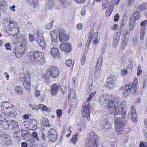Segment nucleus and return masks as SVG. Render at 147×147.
<instances>
[{
	"instance_id": "5fc2aeb1",
	"label": "nucleus",
	"mask_w": 147,
	"mask_h": 147,
	"mask_svg": "<svg viewBox=\"0 0 147 147\" xmlns=\"http://www.w3.org/2000/svg\"><path fill=\"white\" fill-rule=\"evenodd\" d=\"M83 28L82 25L80 23H78L76 26V28L78 30H81Z\"/></svg>"
},
{
	"instance_id": "6e6d98bb",
	"label": "nucleus",
	"mask_w": 147,
	"mask_h": 147,
	"mask_svg": "<svg viewBox=\"0 0 147 147\" xmlns=\"http://www.w3.org/2000/svg\"><path fill=\"white\" fill-rule=\"evenodd\" d=\"M40 91L36 90L35 92V95L38 98L40 96Z\"/></svg>"
},
{
	"instance_id": "a18cd8bd",
	"label": "nucleus",
	"mask_w": 147,
	"mask_h": 147,
	"mask_svg": "<svg viewBox=\"0 0 147 147\" xmlns=\"http://www.w3.org/2000/svg\"><path fill=\"white\" fill-rule=\"evenodd\" d=\"M76 78L75 77H74L72 78L71 85L73 87H74L75 86L76 82Z\"/></svg>"
},
{
	"instance_id": "9b49d317",
	"label": "nucleus",
	"mask_w": 147,
	"mask_h": 147,
	"mask_svg": "<svg viewBox=\"0 0 147 147\" xmlns=\"http://www.w3.org/2000/svg\"><path fill=\"white\" fill-rule=\"evenodd\" d=\"M99 126L100 129L105 131H109L112 127V125L110 124L107 118L101 120Z\"/></svg>"
},
{
	"instance_id": "58836bf2",
	"label": "nucleus",
	"mask_w": 147,
	"mask_h": 147,
	"mask_svg": "<svg viewBox=\"0 0 147 147\" xmlns=\"http://www.w3.org/2000/svg\"><path fill=\"white\" fill-rule=\"evenodd\" d=\"M139 147H147V142L145 141H141L139 145Z\"/></svg>"
},
{
	"instance_id": "412c9836",
	"label": "nucleus",
	"mask_w": 147,
	"mask_h": 147,
	"mask_svg": "<svg viewBox=\"0 0 147 147\" xmlns=\"http://www.w3.org/2000/svg\"><path fill=\"white\" fill-rule=\"evenodd\" d=\"M69 38V36L64 32H60L59 34V40L62 42L67 41Z\"/></svg>"
},
{
	"instance_id": "cd10ccee",
	"label": "nucleus",
	"mask_w": 147,
	"mask_h": 147,
	"mask_svg": "<svg viewBox=\"0 0 147 147\" xmlns=\"http://www.w3.org/2000/svg\"><path fill=\"white\" fill-rule=\"evenodd\" d=\"M114 4L111 2L110 3L109 6L107 10L106 14L108 16H109L111 14L113 10Z\"/></svg>"
},
{
	"instance_id": "bf43d9fd",
	"label": "nucleus",
	"mask_w": 147,
	"mask_h": 147,
	"mask_svg": "<svg viewBox=\"0 0 147 147\" xmlns=\"http://www.w3.org/2000/svg\"><path fill=\"white\" fill-rule=\"evenodd\" d=\"M86 60V57L84 55H83L82 57V59L81 61V64L82 65H83L85 63Z\"/></svg>"
},
{
	"instance_id": "f03ea898",
	"label": "nucleus",
	"mask_w": 147,
	"mask_h": 147,
	"mask_svg": "<svg viewBox=\"0 0 147 147\" xmlns=\"http://www.w3.org/2000/svg\"><path fill=\"white\" fill-rule=\"evenodd\" d=\"M125 114L123 115L121 113H119L118 115H115V124L116 127V133L118 135L121 134L123 131L122 127L124 125L125 123V118L124 117Z\"/></svg>"
},
{
	"instance_id": "7c9ffc66",
	"label": "nucleus",
	"mask_w": 147,
	"mask_h": 147,
	"mask_svg": "<svg viewBox=\"0 0 147 147\" xmlns=\"http://www.w3.org/2000/svg\"><path fill=\"white\" fill-rule=\"evenodd\" d=\"M39 109L42 111H47L48 108L45 105L40 104L38 105Z\"/></svg>"
},
{
	"instance_id": "a19ab883",
	"label": "nucleus",
	"mask_w": 147,
	"mask_h": 147,
	"mask_svg": "<svg viewBox=\"0 0 147 147\" xmlns=\"http://www.w3.org/2000/svg\"><path fill=\"white\" fill-rule=\"evenodd\" d=\"M130 20V23L131 24H135L136 23V20H137L133 16H131L129 19Z\"/></svg>"
},
{
	"instance_id": "f8f14e48",
	"label": "nucleus",
	"mask_w": 147,
	"mask_h": 147,
	"mask_svg": "<svg viewBox=\"0 0 147 147\" xmlns=\"http://www.w3.org/2000/svg\"><path fill=\"white\" fill-rule=\"evenodd\" d=\"M35 36L37 37L36 41L38 43L41 47H44L45 45L42 34L41 31H38L35 34Z\"/></svg>"
},
{
	"instance_id": "052dcab7",
	"label": "nucleus",
	"mask_w": 147,
	"mask_h": 147,
	"mask_svg": "<svg viewBox=\"0 0 147 147\" xmlns=\"http://www.w3.org/2000/svg\"><path fill=\"white\" fill-rule=\"evenodd\" d=\"M32 3L33 4V7L34 8H35L38 5V3L37 2V1H32Z\"/></svg>"
},
{
	"instance_id": "6e6552de",
	"label": "nucleus",
	"mask_w": 147,
	"mask_h": 147,
	"mask_svg": "<svg viewBox=\"0 0 147 147\" xmlns=\"http://www.w3.org/2000/svg\"><path fill=\"white\" fill-rule=\"evenodd\" d=\"M5 27V30L10 35L15 36L19 32V27L17 26L16 22L11 21Z\"/></svg>"
},
{
	"instance_id": "a878e982",
	"label": "nucleus",
	"mask_w": 147,
	"mask_h": 147,
	"mask_svg": "<svg viewBox=\"0 0 147 147\" xmlns=\"http://www.w3.org/2000/svg\"><path fill=\"white\" fill-rule=\"evenodd\" d=\"M102 57H100L98 59L97 63L96 65V72H98L100 70L101 66H102Z\"/></svg>"
},
{
	"instance_id": "39448f33",
	"label": "nucleus",
	"mask_w": 147,
	"mask_h": 147,
	"mask_svg": "<svg viewBox=\"0 0 147 147\" xmlns=\"http://www.w3.org/2000/svg\"><path fill=\"white\" fill-rule=\"evenodd\" d=\"M137 86V80L135 78L134 82L131 84L125 85L124 87H121V89L124 92L125 96L126 97L131 92L134 94L136 91Z\"/></svg>"
},
{
	"instance_id": "69168bd1",
	"label": "nucleus",
	"mask_w": 147,
	"mask_h": 147,
	"mask_svg": "<svg viewBox=\"0 0 147 147\" xmlns=\"http://www.w3.org/2000/svg\"><path fill=\"white\" fill-rule=\"evenodd\" d=\"M127 41L126 40H124V39H123V41L122 42L121 45L123 47H124L127 44Z\"/></svg>"
},
{
	"instance_id": "79ce46f5",
	"label": "nucleus",
	"mask_w": 147,
	"mask_h": 147,
	"mask_svg": "<svg viewBox=\"0 0 147 147\" xmlns=\"http://www.w3.org/2000/svg\"><path fill=\"white\" fill-rule=\"evenodd\" d=\"M32 123H33V121H30V126L33 129H36V123L35 121H34L33 124H32Z\"/></svg>"
},
{
	"instance_id": "bb28decb",
	"label": "nucleus",
	"mask_w": 147,
	"mask_h": 147,
	"mask_svg": "<svg viewBox=\"0 0 147 147\" xmlns=\"http://www.w3.org/2000/svg\"><path fill=\"white\" fill-rule=\"evenodd\" d=\"M46 7L49 9H52L54 6L55 3L51 0H48L46 2Z\"/></svg>"
},
{
	"instance_id": "dca6fc26",
	"label": "nucleus",
	"mask_w": 147,
	"mask_h": 147,
	"mask_svg": "<svg viewBox=\"0 0 147 147\" xmlns=\"http://www.w3.org/2000/svg\"><path fill=\"white\" fill-rule=\"evenodd\" d=\"M51 35L52 39V43L54 46L57 44V33L56 30H54L51 32Z\"/></svg>"
},
{
	"instance_id": "2eb2a0df",
	"label": "nucleus",
	"mask_w": 147,
	"mask_h": 147,
	"mask_svg": "<svg viewBox=\"0 0 147 147\" xmlns=\"http://www.w3.org/2000/svg\"><path fill=\"white\" fill-rule=\"evenodd\" d=\"M147 24V20H145L142 22L140 25L141 26L140 32V39L143 40L144 38V35L146 32V29L145 26Z\"/></svg>"
},
{
	"instance_id": "f257e3e1",
	"label": "nucleus",
	"mask_w": 147,
	"mask_h": 147,
	"mask_svg": "<svg viewBox=\"0 0 147 147\" xmlns=\"http://www.w3.org/2000/svg\"><path fill=\"white\" fill-rule=\"evenodd\" d=\"M119 99L113 96L101 94L99 96V101L102 105L106 104V107L109 110L112 115L126 113L127 108L126 101L124 100L120 102Z\"/></svg>"
},
{
	"instance_id": "de8ad7c7",
	"label": "nucleus",
	"mask_w": 147,
	"mask_h": 147,
	"mask_svg": "<svg viewBox=\"0 0 147 147\" xmlns=\"http://www.w3.org/2000/svg\"><path fill=\"white\" fill-rule=\"evenodd\" d=\"M72 63V60L70 59L67 60L65 64L68 67H70L71 66Z\"/></svg>"
},
{
	"instance_id": "6ab92c4d",
	"label": "nucleus",
	"mask_w": 147,
	"mask_h": 147,
	"mask_svg": "<svg viewBox=\"0 0 147 147\" xmlns=\"http://www.w3.org/2000/svg\"><path fill=\"white\" fill-rule=\"evenodd\" d=\"M130 114L131 115V119L133 122L135 123L137 122V117L136 112V111L134 106H131Z\"/></svg>"
},
{
	"instance_id": "774afa93",
	"label": "nucleus",
	"mask_w": 147,
	"mask_h": 147,
	"mask_svg": "<svg viewBox=\"0 0 147 147\" xmlns=\"http://www.w3.org/2000/svg\"><path fill=\"white\" fill-rule=\"evenodd\" d=\"M93 44L95 45H97L99 43L98 40L97 38L94 39L93 40Z\"/></svg>"
},
{
	"instance_id": "1a4fd4ad",
	"label": "nucleus",
	"mask_w": 147,
	"mask_h": 147,
	"mask_svg": "<svg viewBox=\"0 0 147 147\" xmlns=\"http://www.w3.org/2000/svg\"><path fill=\"white\" fill-rule=\"evenodd\" d=\"M9 103L7 101L1 103V108L3 113H5L6 116H10L11 117L12 113L11 111H12L13 109L12 107H9Z\"/></svg>"
},
{
	"instance_id": "393cba45",
	"label": "nucleus",
	"mask_w": 147,
	"mask_h": 147,
	"mask_svg": "<svg viewBox=\"0 0 147 147\" xmlns=\"http://www.w3.org/2000/svg\"><path fill=\"white\" fill-rule=\"evenodd\" d=\"M0 125L2 126L4 129H7L9 128L10 125V121L9 120H6L1 123Z\"/></svg>"
},
{
	"instance_id": "e433bc0d",
	"label": "nucleus",
	"mask_w": 147,
	"mask_h": 147,
	"mask_svg": "<svg viewBox=\"0 0 147 147\" xmlns=\"http://www.w3.org/2000/svg\"><path fill=\"white\" fill-rule=\"evenodd\" d=\"M140 16V13L138 11H136L134 13L133 16L136 19L138 20L139 19Z\"/></svg>"
},
{
	"instance_id": "ea45409f",
	"label": "nucleus",
	"mask_w": 147,
	"mask_h": 147,
	"mask_svg": "<svg viewBox=\"0 0 147 147\" xmlns=\"http://www.w3.org/2000/svg\"><path fill=\"white\" fill-rule=\"evenodd\" d=\"M134 0H127L126 5L127 7H130L134 3Z\"/></svg>"
},
{
	"instance_id": "c85d7f7f",
	"label": "nucleus",
	"mask_w": 147,
	"mask_h": 147,
	"mask_svg": "<svg viewBox=\"0 0 147 147\" xmlns=\"http://www.w3.org/2000/svg\"><path fill=\"white\" fill-rule=\"evenodd\" d=\"M15 91L17 94L20 95L23 92V89L21 86H17L15 88Z\"/></svg>"
},
{
	"instance_id": "2f4dec72",
	"label": "nucleus",
	"mask_w": 147,
	"mask_h": 147,
	"mask_svg": "<svg viewBox=\"0 0 147 147\" xmlns=\"http://www.w3.org/2000/svg\"><path fill=\"white\" fill-rule=\"evenodd\" d=\"M78 135V133H76L74 136L71 139V142L74 144H76V142L78 140L77 137Z\"/></svg>"
},
{
	"instance_id": "8fccbe9b",
	"label": "nucleus",
	"mask_w": 147,
	"mask_h": 147,
	"mask_svg": "<svg viewBox=\"0 0 147 147\" xmlns=\"http://www.w3.org/2000/svg\"><path fill=\"white\" fill-rule=\"evenodd\" d=\"M128 71L126 69H122L121 71V74L122 76H124L127 74Z\"/></svg>"
},
{
	"instance_id": "423d86ee",
	"label": "nucleus",
	"mask_w": 147,
	"mask_h": 147,
	"mask_svg": "<svg viewBox=\"0 0 147 147\" xmlns=\"http://www.w3.org/2000/svg\"><path fill=\"white\" fill-rule=\"evenodd\" d=\"M98 138L94 132H91L89 134L85 147H97Z\"/></svg>"
},
{
	"instance_id": "864d4df0",
	"label": "nucleus",
	"mask_w": 147,
	"mask_h": 147,
	"mask_svg": "<svg viewBox=\"0 0 147 147\" xmlns=\"http://www.w3.org/2000/svg\"><path fill=\"white\" fill-rule=\"evenodd\" d=\"M108 6V2L105 1L102 4V7L103 9H105Z\"/></svg>"
},
{
	"instance_id": "0eeeda50",
	"label": "nucleus",
	"mask_w": 147,
	"mask_h": 147,
	"mask_svg": "<svg viewBox=\"0 0 147 147\" xmlns=\"http://www.w3.org/2000/svg\"><path fill=\"white\" fill-rule=\"evenodd\" d=\"M59 74L58 69L56 67L52 66L50 67L46 70V74L42 77L45 80H47L50 77L55 78L57 77Z\"/></svg>"
},
{
	"instance_id": "13d9d810",
	"label": "nucleus",
	"mask_w": 147,
	"mask_h": 147,
	"mask_svg": "<svg viewBox=\"0 0 147 147\" xmlns=\"http://www.w3.org/2000/svg\"><path fill=\"white\" fill-rule=\"evenodd\" d=\"M7 119L5 118L3 116L0 115V124L2 122H3Z\"/></svg>"
},
{
	"instance_id": "473e14b6",
	"label": "nucleus",
	"mask_w": 147,
	"mask_h": 147,
	"mask_svg": "<svg viewBox=\"0 0 147 147\" xmlns=\"http://www.w3.org/2000/svg\"><path fill=\"white\" fill-rule=\"evenodd\" d=\"M92 81H91L90 82H88L87 84L86 89L87 90V91L88 92V93H89L90 91L91 90L92 88Z\"/></svg>"
},
{
	"instance_id": "b1692460",
	"label": "nucleus",
	"mask_w": 147,
	"mask_h": 147,
	"mask_svg": "<svg viewBox=\"0 0 147 147\" xmlns=\"http://www.w3.org/2000/svg\"><path fill=\"white\" fill-rule=\"evenodd\" d=\"M51 53L53 57H58L59 55V49L57 48L53 47L51 49Z\"/></svg>"
},
{
	"instance_id": "3c124183",
	"label": "nucleus",
	"mask_w": 147,
	"mask_h": 147,
	"mask_svg": "<svg viewBox=\"0 0 147 147\" xmlns=\"http://www.w3.org/2000/svg\"><path fill=\"white\" fill-rule=\"evenodd\" d=\"M27 142L30 146H32L33 145V143L34 142V140L32 139H30L28 140Z\"/></svg>"
},
{
	"instance_id": "37998d69",
	"label": "nucleus",
	"mask_w": 147,
	"mask_h": 147,
	"mask_svg": "<svg viewBox=\"0 0 147 147\" xmlns=\"http://www.w3.org/2000/svg\"><path fill=\"white\" fill-rule=\"evenodd\" d=\"M32 136L34 138L36 139L37 140H39V138L38 137V134L37 133L36 131H34L32 132Z\"/></svg>"
},
{
	"instance_id": "c756f323",
	"label": "nucleus",
	"mask_w": 147,
	"mask_h": 147,
	"mask_svg": "<svg viewBox=\"0 0 147 147\" xmlns=\"http://www.w3.org/2000/svg\"><path fill=\"white\" fill-rule=\"evenodd\" d=\"M119 39V36L118 35H115L113 37V43L114 45L116 46L117 45Z\"/></svg>"
},
{
	"instance_id": "0e129e2a",
	"label": "nucleus",
	"mask_w": 147,
	"mask_h": 147,
	"mask_svg": "<svg viewBox=\"0 0 147 147\" xmlns=\"http://www.w3.org/2000/svg\"><path fill=\"white\" fill-rule=\"evenodd\" d=\"M135 24H131V23H129V30L130 31H131L133 29H134V26L135 25Z\"/></svg>"
},
{
	"instance_id": "e2e57ef3",
	"label": "nucleus",
	"mask_w": 147,
	"mask_h": 147,
	"mask_svg": "<svg viewBox=\"0 0 147 147\" xmlns=\"http://www.w3.org/2000/svg\"><path fill=\"white\" fill-rule=\"evenodd\" d=\"M86 11V10L85 9V8L84 7L81 10V15L82 16H84Z\"/></svg>"
},
{
	"instance_id": "c03bdc74",
	"label": "nucleus",
	"mask_w": 147,
	"mask_h": 147,
	"mask_svg": "<svg viewBox=\"0 0 147 147\" xmlns=\"http://www.w3.org/2000/svg\"><path fill=\"white\" fill-rule=\"evenodd\" d=\"M141 66L140 65H138V67L137 68V75L139 76H140L142 73V70L141 69Z\"/></svg>"
},
{
	"instance_id": "4c0bfd02",
	"label": "nucleus",
	"mask_w": 147,
	"mask_h": 147,
	"mask_svg": "<svg viewBox=\"0 0 147 147\" xmlns=\"http://www.w3.org/2000/svg\"><path fill=\"white\" fill-rule=\"evenodd\" d=\"M23 49V51L22 52H21L20 53L18 52L16 55L18 58H20L24 54L25 49Z\"/></svg>"
},
{
	"instance_id": "49530a36",
	"label": "nucleus",
	"mask_w": 147,
	"mask_h": 147,
	"mask_svg": "<svg viewBox=\"0 0 147 147\" xmlns=\"http://www.w3.org/2000/svg\"><path fill=\"white\" fill-rule=\"evenodd\" d=\"M57 115L58 117H60L62 115V110L60 109H58L57 110L56 112Z\"/></svg>"
},
{
	"instance_id": "20e7f679",
	"label": "nucleus",
	"mask_w": 147,
	"mask_h": 147,
	"mask_svg": "<svg viewBox=\"0 0 147 147\" xmlns=\"http://www.w3.org/2000/svg\"><path fill=\"white\" fill-rule=\"evenodd\" d=\"M95 94L96 92H92L90 94L89 97L87 98L86 103L85 102L82 106V116L84 117H86L88 119L90 118V105L89 102Z\"/></svg>"
},
{
	"instance_id": "f3484780",
	"label": "nucleus",
	"mask_w": 147,
	"mask_h": 147,
	"mask_svg": "<svg viewBox=\"0 0 147 147\" xmlns=\"http://www.w3.org/2000/svg\"><path fill=\"white\" fill-rule=\"evenodd\" d=\"M68 99L73 101L75 104L77 102V99L75 93V91L73 88H71L68 95Z\"/></svg>"
},
{
	"instance_id": "4468645a",
	"label": "nucleus",
	"mask_w": 147,
	"mask_h": 147,
	"mask_svg": "<svg viewBox=\"0 0 147 147\" xmlns=\"http://www.w3.org/2000/svg\"><path fill=\"white\" fill-rule=\"evenodd\" d=\"M48 136L50 140L52 141H55L57 139V135L55 130L53 128L49 129L48 132Z\"/></svg>"
},
{
	"instance_id": "338daca9",
	"label": "nucleus",
	"mask_w": 147,
	"mask_h": 147,
	"mask_svg": "<svg viewBox=\"0 0 147 147\" xmlns=\"http://www.w3.org/2000/svg\"><path fill=\"white\" fill-rule=\"evenodd\" d=\"M21 145L22 147H27L28 144L25 142H23L21 143Z\"/></svg>"
},
{
	"instance_id": "7ed1b4c3",
	"label": "nucleus",
	"mask_w": 147,
	"mask_h": 147,
	"mask_svg": "<svg viewBox=\"0 0 147 147\" xmlns=\"http://www.w3.org/2000/svg\"><path fill=\"white\" fill-rule=\"evenodd\" d=\"M43 56V53L40 51L35 52L33 54L30 53L29 59L30 63L32 64L36 63L39 64H42L44 61Z\"/></svg>"
},
{
	"instance_id": "5701e85b",
	"label": "nucleus",
	"mask_w": 147,
	"mask_h": 147,
	"mask_svg": "<svg viewBox=\"0 0 147 147\" xmlns=\"http://www.w3.org/2000/svg\"><path fill=\"white\" fill-rule=\"evenodd\" d=\"M59 86L57 84H54L52 85L51 89V92L52 95L55 96L57 94L58 92Z\"/></svg>"
},
{
	"instance_id": "4d7b16f0",
	"label": "nucleus",
	"mask_w": 147,
	"mask_h": 147,
	"mask_svg": "<svg viewBox=\"0 0 147 147\" xmlns=\"http://www.w3.org/2000/svg\"><path fill=\"white\" fill-rule=\"evenodd\" d=\"M5 46L6 47V49L8 50H11V46L9 43H7L5 45Z\"/></svg>"
},
{
	"instance_id": "603ef678",
	"label": "nucleus",
	"mask_w": 147,
	"mask_h": 147,
	"mask_svg": "<svg viewBox=\"0 0 147 147\" xmlns=\"http://www.w3.org/2000/svg\"><path fill=\"white\" fill-rule=\"evenodd\" d=\"M53 21L47 24V26L46 27V29H49L52 28L53 25Z\"/></svg>"
},
{
	"instance_id": "680f3d73",
	"label": "nucleus",
	"mask_w": 147,
	"mask_h": 147,
	"mask_svg": "<svg viewBox=\"0 0 147 147\" xmlns=\"http://www.w3.org/2000/svg\"><path fill=\"white\" fill-rule=\"evenodd\" d=\"M119 18V15L118 14H116L114 16V20L115 22L117 21Z\"/></svg>"
},
{
	"instance_id": "f704fd0d",
	"label": "nucleus",
	"mask_w": 147,
	"mask_h": 147,
	"mask_svg": "<svg viewBox=\"0 0 147 147\" xmlns=\"http://www.w3.org/2000/svg\"><path fill=\"white\" fill-rule=\"evenodd\" d=\"M10 125H11L13 128H15L18 125V124L16 121L14 120H10Z\"/></svg>"
},
{
	"instance_id": "09e8293b",
	"label": "nucleus",
	"mask_w": 147,
	"mask_h": 147,
	"mask_svg": "<svg viewBox=\"0 0 147 147\" xmlns=\"http://www.w3.org/2000/svg\"><path fill=\"white\" fill-rule=\"evenodd\" d=\"M29 40L30 42H33L35 38L31 34H29Z\"/></svg>"
},
{
	"instance_id": "c9c22d12",
	"label": "nucleus",
	"mask_w": 147,
	"mask_h": 147,
	"mask_svg": "<svg viewBox=\"0 0 147 147\" xmlns=\"http://www.w3.org/2000/svg\"><path fill=\"white\" fill-rule=\"evenodd\" d=\"M44 125L48 127H51V125L49 124V120L46 118L44 119Z\"/></svg>"
},
{
	"instance_id": "72a5a7b5",
	"label": "nucleus",
	"mask_w": 147,
	"mask_h": 147,
	"mask_svg": "<svg viewBox=\"0 0 147 147\" xmlns=\"http://www.w3.org/2000/svg\"><path fill=\"white\" fill-rule=\"evenodd\" d=\"M27 44V40L26 39H23L21 42L20 45V47L22 49H25V46Z\"/></svg>"
},
{
	"instance_id": "4be33fe9",
	"label": "nucleus",
	"mask_w": 147,
	"mask_h": 147,
	"mask_svg": "<svg viewBox=\"0 0 147 147\" xmlns=\"http://www.w3.org/2000/svg\"><path fill=\"white\" fill-rule=\"evenodd\" d=\"M1 137L2 138L3 141L5 144L8 145L11 144V142L10 139L7 135L3 134L1 136Z\"/></svg>"
},
{
	"instance_id": "9d476101",
	"label": "nucleus",
	"mask_w": 147,
	"mask_h": 147,
	"mask_svg": "<svg viewBox=\"0 0 147 147\" xmlns=\"http://www.w3.org/2000/svg\"><path fill=\"white\" fill-rule=\"evenodd\" d=\"M21 80L23 82V85L25 88L27 90L30 89V88L31 83L30 74L26 72L22 76Z\"/></svg>"
},
{
	"instance_id": "ddd939ff",
	"label": "nucleus",
	"mask_w": 147,
	"mask_h": 147,
	"mask_svg": "<svg viewBox=\"0 0 147 147\" xmlns=\"http://www.w3.org/2000/svg\"><path fill=\"white\" fill-rule=\"evenodd\" d=\"M115 78L112 75H110L108 77L107 82L105 84V86L108 88H111L115 83Z\"/></svg>"
},
{
	"instance_id": "a211bd4d",
	"label": "nucleus",
	"mask_w": 147,
	"mask_h": 147,
	"mask_svg": "<svg viewBox=\"0 0 147 147\" xmlns=\"http://www.w3.org/2000/svg\"><path fill=\"white\" fill-rule=\"evenodd\" d=\"M60 48L62 51L67 52H70L72 49L71 45L68 43L61 44L60 45Z\"/></svg>"
},
{
	"instance_id": "aec40b11",
	"label": "nucleus",
	"mask_w": 147,
	"mask_h": 147,
	"mask_svg": "<svg viewBox=\"0 0 147 147\" xmlns=\"http://www.w3.org/2000/svg\"><path fill=\"white\" fill-rule=\"evenodd\" d=\"M98 33L97 32H94V29H92L90 31L88 40L90 42H92V40L97 38Z\"/></svg>"
}]
</instances>
